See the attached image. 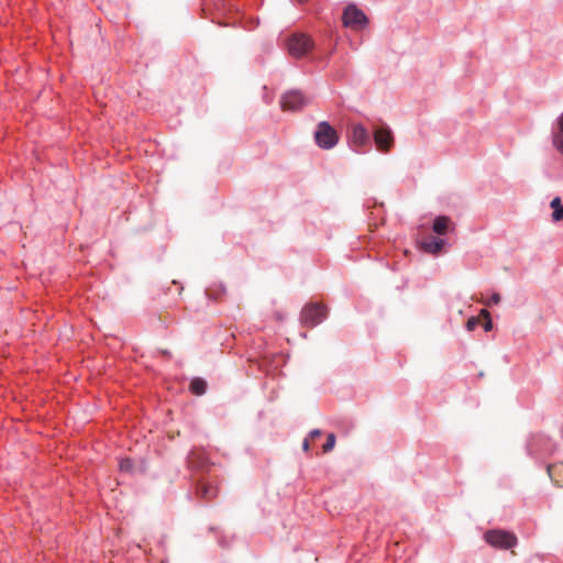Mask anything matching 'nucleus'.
<instances>
[{"label": "nucleus", "instance_id": "1", "mask_svg": "<svg viewBox=\"0 0 563 563\" xmlns=\"http://www.w3.org/2000/svg\"><path fill=\"white\" fill-rule=\"evenodd\" d=\"M314 141L321 148L329 150L336 145L339 135L328 122L322 121L314 132Z\"/></svg>", "mask_w": 563, "mask_h": 563}, {"label": "nucleus", "instance_id": "2", "mask_svg": "<svg viewBox=\"0 0 563 563\" xmlns=\"http://www.w3.org/2000/svg\"><path fill=\"white\" fill-rule=\"evenodd\" d=\"M342 23L345 27L361 30L367 25L368 19L355 4H349L343 11Z\"/></svg>", "mask_w": 563, "mask_h": 563}, {"label": "nucleus", "instance_id": "3", "mask_svg": "<svg viewBox=\"0 0 563 563\" xmlns=\"http://www.w3.org/2000/svg\"><path fill=\"white\" fill-rule=\"evenodd\" d=\"M484 538L488 544L498 549H511L517 544V537L505 530H489Z\"/></svg>", "mask_w": 563, "mask_h": 563}, {"label": "nucleus", "instance_id": "4", "mask_svg": "<svg viewBox=\"0 0 563 563\" xmlns=\"http://www.w3.org/2000/svg\"><path fill=\"white\" fill-rule=\"evenodd\" d=\"M327 318V308L321 303L307 305L301 311V323L313 328Z\"/></svg>", "mask_w": 563, "mask_h": 563}, {"label": "nucleus", "instance_id": "5", "mask_svg": "<svg viewBox=\"0 0 563 563\" xmlns=\"http://www.w3.org/2000/svg\"><path fill=\"white\" fill-rule=\"evenodd\" d=\"M287 48L291 56L299 58L312 48V42L305 34H294L287 41Z\"/></svg>", "mask_w": 563, "mask_h": 563}, {"label": "nucleus", "instance_id": "6", "mask_svg": "<svg viewBox=\"0 0 563 563\" xmlns=\"http://www.w3.org/2000/svg\"><path fill=\"white\" fill-rule=\"evenodd\" d=\"M308 102V99L298 90H291L284 93L280 98V107L284 111H297L302 109Z\"/></svg>", "mask_w": 563, "mask_h": 563}, {"label": "nucleus", "instance_id": "7", "mask_svg": "<svg viewBox=\"0 0 563 563\" xmlns=\"http://www.w3.org/2000/svg\"><path fill=\"white\" fill-rule=\"evenodd\" d=\"M374 141L380 152L387 153L394 145V135L386 125L376 128L374 131Z\"/></svg>", "mask_w": 563, "mask_h": 563}, {"label": "nucleus", "instance_id": "8", "mask_svg": "<svg viewBox=\"0 0 563 563\" xmlns=\"http://www.w3.org/2000/svg\"><path fill=\"white\" fill-rule=\"evenodd\" d=\"M350 140L354 147H362L369 143L368 131L362 124H353L350 131Z\"/></svg>", "mask_w": 563, "mask_h": 563}, {"label": "nucleus", "instance_id": "9", "mask_svg": "<svg viewBox=\"0 0 563 563\" xmlns=\"http://www.w3.org/2000/svg\"><path fill=\"white\" fill-rule=\"evenodd\" d=\"M197 494L202 499L211 500L217 497L218 488L209 482H200L197 488Z\"/></svg>", "mask_w": 563, "mask_h": 563}, {"label": "nucleus", "instance_id": "10", "mask_svg": "<svg viewBox=\"0 0 563 563\" xmlns=\"http://www.w3.org/2000/svg\"><path fill=\"white\" fill-rule=\"evenodd\" d=\"M450 229H453V224L449 217L446 216H439L434 219L432 230L439 234L443 235L446 232L450 231Z\"/></svg>", "mask_w": 563, "mask_h": 563}, {"label": "nucleus", "instance_id": "11", "mask_svg": "<svg viewBox=\"0 0 563 563\" xmlns=\"http://www.w3.org/2000/svg\"><path fill=\"white\" fill-rule=\"evenodd\" d=\"M548 474L556 486L563 487V461L549 465Z\"/></svg>", "mask_w": 563, "mask_h": 563}, {"label": "nucleus", "instance_id": "12", "mask_svg": "<svg viewBox=\"0 0 563 563\" xmlns=\"http://www.w3.org/2000/svg\"><path fill=\"white\" fill-rule=\"evenodd\" d=\"M443 246H444V241L442 239L432 238L429 241L421 242V249L424 252H427L429 254H433V255L441 253Z\"/></svg>", "mask_w": 563, "mask_h": 563}, {"label": "nucleus", "instance_id": "13", "mask_svg": "<svg viewBox=\"0 0 563 563\" xmlns=\"http://www.w3.org/2000/svg\"><path fill=\"white\" fill-rule=\"evenodd\" d=\"M211 7L219 13L231 11L233 9V5L229 4L228 0H205L203 10H207Z\"/></svg>", "mask_w": 563, "mask_h": 563}, {"label": "nucleus", "instance_id": "14", "mask_svg": "<svg viewBox=\"0 0 563 563\" xmlns=\"http://www.w3.org/2000/svg\"><path fill=\"white\" fill-rule=\"evenodd\" d=\"M207 389V383L202 378H194L190 383V391L195 395H203Z\"/></svg>", "mask_w": 563, "mask_h": 563}, {"label": "nucleus", "instance_id": "15", "mask_svg": "<svg viewBox=\"0 0 563 563\" xmlns=\"http://www.w3.org/2000/svg\"><path fill=\"white\" fill-rule=\"evenodd\" d=\"M552 142L556 151L563 155V132L561 130L558 129L556 132L553 133Z\"/></svg>", "mask_w": 563, "mask_h": 563}, {"label": "nucleus", "instance_id": "16", "mask_svg": "<svg viewBox=\"0 0 563 563\" xmlns=\"http://www.w3.org/2000/svg\"><path fill=\"white\" fill-rule=\"evenodd\" d=\"M335 445V435L334 433H329L328 437H327V442L323 444V453H329L330 451L333 450Z\"/></svg>", "mask_w": 563, "mask_h": 563}, {"label": "nucleus", "instance_id": "17", "mask_svg": "<svg viewBox=\"0 0 563 563\" xmlns=\"http://www.w3.org/2000/svg\"><path fill=\"white\" fill-rule=\"evenodd\" d=\"M481 316H482V318L485 319V322L483 324L484 330L486 332L490 331L493 329V322H492L489 312L486 309H482L481 310Z\"/></svg>", "mask_w": 563, "mask_h": 563}, {"label": "nucleus", "instance_id": "18", "mask_svg": "<svg viewBox=\"0 0 563 563\" xmlns=\"http://www.w3.org/2000/svg\"><path fill=\"white\" fill-rule=\"evenodd\" d=\"M482 316L472 317L466 322V329L468 331H474L476 327L481 323Z\"/></svg>", "mask_w": 563, "mask_h": 563}, {"label": "nucleus", "instance_id": "19", "mask_svg": "<svg viewBox=\"0 0 563 563\" xmlns=\"http://www.w3.org/2000/svg\"><path fill=\"white\" fill-rule=\"evenodd\" d=\"M133 463L130 459H123L120 461V470L123 472H130L132 470Z\"/></svg>", "mask_w": 563, "mask_h": 563}, {"label": "nucleus", "instance_id": "20", "mask_svg": "<svg viewBox=\"0 0 563 563\" xmlns=\"http://www.w3.org/2000/svg\"><path fill=\"white\" fill-rule=\"evenodd\" d=\"M552 220L553 221H562L563 220V206L560 208H556V210L552 213Z\"/></svg>", "mask_w": 563, "mask_h": 563}, {"label": "nucleus", "instance_id": "21", "mask_svg": "<svg viewBox=\"0 0 563 563\" xmlns=\"http://www.w3.org/2000/svg\"><path fill=\"white\" fill-rule=\"evenodd\" d=\"M501 298L498 292H494L490 297V299L486 302L487 305H498L500 302Z\"/></svg>", "mask_w": 563, "mask_h": 563}, {"label": "nucleus", "instance_id": "22", "mask_svg": "<svg viewBox=\"0 0 563 563\" xmlns=\"http://www.w3.org/2000/svg\"><path fill=\"white\" fill-rule=\"evenodd\" d=\"M562 205H561V199L560 197H555L552 199L551 203H550V207L554 210H556V208H560Z\"/></svg>", "mask_w": 563, "mask_h": 563}, {"label": "nucleus", "instance_id": "23", "mask_svg": "<svg viewBox=\"0 0 563 563\" xmlns=\"http://www.w3.org/2000/svg\"><path fill=\"white\" fill-rule=\"evenodd\" d=\"M321 435V431L319 429H314L309 433V439L314 440Z\"/></svg>", "mask_w": 563, "mask_h": 563}, {"label": "nucleus", "instance_id": "24", "mask_svg": "<svg viewBox=\"0 0 563 563\" xmlns=\"http://www.w3.org/2000/svg\"><path fill=\"white\" fill-rule=\"evenodd\" d=\"M556 124L558 129L563 132V113L558 118Z\"/></svg>", "mask_w": 563, "mask_h": 563}, {"label": "nucleus", "instance_id": "25", "mask_svg": "<svg viewBox=\"0 0 563 563\" xmlns=\"http://www.w3.org/2000/svg\"><path fill=\"white\" fill-rule=\"evenodd\" d=\"M302 449H303V451H306V452L310 449V439H309V438H307V439H305V440H303Z\"/></svg>", "mask_w": 563, "mask_h": 563}]
</instances>
